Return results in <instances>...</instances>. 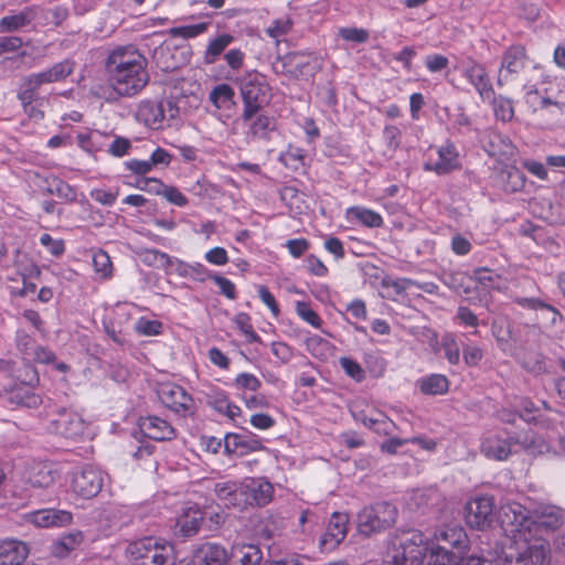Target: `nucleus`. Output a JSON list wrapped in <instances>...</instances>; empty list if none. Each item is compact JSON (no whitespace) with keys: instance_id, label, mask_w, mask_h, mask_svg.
Returning a JSON list of instances; mask_svg holds the SVG:
<instances>
[{"instance_id":"1","label":"nucleus","mask_w":565,"mask_h":565,"mask_svg":"<svg viewBox=\"0 0 565 565\" xmlns=\"http://www.w3.org/2000/svg\"><path fill=\"white\" fill-rule=\"evenodd\" d=\"M105 68L108 87L102 88L99 96L107 102L135 96L149 83L146 57L130 46L114 50L106 60Z\"/></svg>"},{"instance_id":"31","label":"nucleus","mask_w":565,"mask_h":565,"mask_svg":"<svg viewBox=\"0 0 565 565\" xmlns=\"http://www.w3.org/2000/svg\"><path fill=\"white\" fill-rule=\"evenodd\" d=\"M498 178L502 189L510 193L523 190L526 181L525 174L514 166L504 167Z\"/></svg>"},{"instance_id":"50","label":"nucleus","mask_w":565,"mask_h":565,"mask_svg":"<svg viewBox=\"0 0 565 565\" xmlns=\"http://www.w3.org/2000/svg\"><path fill=\"white\" fill-rule=\"evenodd\" d=\"M296 311H297V315L302 320H305L312 327L319 328L321 326V323H322L321 318L315 310L311 309L309 303L303 302V301H298L296 305Z\"/></svg>"},{"instance_id":"35","label":"nucleus","mask_w":565,"mask_h":565,"mask_svg":"<svg viewBox=\"0 0 565 565\" xmlns=\"http://www.w3.org/2000/svg\"><path fill=\"white\" fill-rule=\"evenodd\" d=\"M483 142V148L490 157L508 154L512 147L507 137L497 132L488 134Z\"/></svg>"},{"instance_id":"53","label":"nucleus","mask_w":565,"mask_h":565,"mask_svg":"<svg viewBox=\"0 0 565 565\" xmlns=\"http://www.w3.org/2000/svg\"><path fill=\"white\" fill-rule=\"evenodd\" d=\"M292 21L289 18L277 19L266 29V33L273 39H279L290 32Z\"/></svg>"},{"instance_id":"17","label":"nucleus","mask_w":565,"mask_h":565,"mask_svg":"<svg viewBox=\"0 0 565 565\" xmlns=\"http://www.w3.org/2000/svg\"><path fill=\"white\" fill-rule=\"evenodd\" d=\"M140 430L150 439L157 441L172 440L177 437V430L166 419L149 415L138 419Z\"/></svg>"},{"instance_id":"62","label":"nucleus","mask_w":565,"mask_h":565,"mask_svg":"<svg viewBox=\"0 0 565 565\" xmlns=\"http://www.w3.org/2000/svg\"><path fill=\"white\" fill-rule=\"evenodd\" d=\"M40 243L54 256H61L65 250L64 242L62 239H54L50 234H43L40 237Z\"/></svg>"},{"instance_id":"56","label":"nucleus","mask_w":565,"mask_h":565,"mask_svg":"<svg viewBox=\"0 0 565 565\" xmlns=\"http://www.w3.org/2000/svg\"><path fill=\"white\" fill-rule=\"evenodd\" d=\"M162 323L157 320L140 318L136 323V331L142 335H157L161 332Z\"/></svg>"},{"instance_id":"4","label":"nucleus","mask_w":565,"mask_h":565,"mask_svg":"<svg viewBox=\"0 0 565 565\" xmlns=\"http://www.w3.org/2000/svg\"><path fill=\"white\" fill-rule=\"evenodd\" d=\"M244 108L242 120H252L268 100L269 86L265 76L257 72H248L238 79Z\"/></svg>"},{"instance_id":"5","label":"nucleus","mask_w":565,"mask_h":565,"mask_svg":"<svg viewBox=\"0 0 565 565\" xmlns=\"http://www.w3.org/2000/svg\"><path fill=\"white\" fill-rule=\"evenodd\" d=\"M427 539L417 530L404 532L392 555L394 565H422L429 553Z\"/></svg>"},{"instance_id":"41","label":"nucleus","mask_w":565,"mask_h":565,"mask_svg":"<svg viewBox=\"0 0 565 565\" xmlns=\"http://www.w3.org/2000/svg\"><path fill=\"white\" fill-rule=\"evenodd\" d=\"M520 364L524 370L533 374H541L546 370L545 359L537 351H525L520 358Z\"/></svg>"},{"instance_id":"29","label":"nucleus","mask_w":565,"mask_h":565,"mask_svg":"<svg viewBox=\"0 0 565 565\" xmlns=\"http://www.w3.org/2000/svg\"><path fill=\"white\" fill-rule=\"evenodd\" d=\"M74 71V62L70 60H64L54 64L52 67L40 72L30 74L31 77L39 84L41 87L43 84L55 83L65 79L68 75H71Z\"/></svg>"},{"instance_id":"34","label":"nucleus","mask_w":565,"mask_h":565,"mask_svg":"<svg viewBox=\"0 0 565 565\" xmlns=\"http://www.w3.org/2000/svg\"><path fill=\"white\" fill-rule=\"evenodd\" d=\"M418 385L426 395H441L448 392L449 381L445 375L431 374L420 379Z\"/></svg>"},{"instance_id":"64","label":"nucleus","mask_w":565,"mask_h":565,"mask_svg":"<svg viewBox=\"0 0 565 565\" xmlns=\"http://www.w3.org/2000/svg\"><path fill=\"white\" fill-rule=\"evenodd\" d=\"M224 58L233 71H238L243 67L245 53L239 49H232L225 53Z\"/></svg>"},{"instance_id":"16","label":"nucleus","mask_w":565,"mask_h":565,"mask_svg":"<svg viewBox=\"0 0 565 565\" xmlns=\"http://www.w3.org/2000/svg\"><path fill=\"white\" fill-rule=\"evenodd\" d=\"M349 515L347 513H332L327 530L321 536L320 545L327 551L335 548L347 536Z\"/></svg>"},{"instance_id":"36","label":"nucleus","mask_w":565,"mask_h":565,"mask_svg":"<svg viewBox=\"0 0 565 565\" xmlns=\"http://www.w3.org/2000/svg\"><path fill=\"white\" fill-rule=\"evenodd\" d=\"M235 565H260L263 553L256 545H243L234 548Z\"/></svg>"},{"instance_id":"8","label":"nucleus","mask_w":565,"mask_h":565,"mask_svg":"<svg viewBox=\"0 0 565 565\" xmlns=\"http://www.w3.org/2000/svg\"><path fill=\"white\" fill-rule=\"evenodd\" d=\"M493 498L480 495L469 500L465 507L466 523L476 530H486L493 521Z\"/></svg>"},{"instance_id":"32","label":"nucleus","mask_w":565,"mask_h":565,"mask_svg":"<svg viewBox=\"0 0 565 565\" xmlns=\"http://www.w3.org/2000/svg\"><path fill=\"white\" fill-rule=\"evenodd\" d=\"M83 540V533L79 531L68 533L54 541L50 546V552L54 557L64 558L76 550L82 544Z\"/></svg>"},{"instance_id":"14","label":"nucleus","mask_w":565,"mask_h":565,"mask_svg":"<svg viewBox=\"0 0 565 565\" xmlns=\"http://www.w3.org/2000/svg\"><path fill=\"white\" fill-rule=\"evenodd\" d=\"M263 448L260 439L250 433H228L224 437V449L227 455L243 457Z\"/></svg>"},{"instance_id":"51","label":"nucleus","mask_w":565,"mask_h":565,"mask_svg":"<svg viewBox=\"0 0 565 565\" xmlns=\"http://www.w3.org/2000/svg\"><path fill=\"white\" fill-rule=\"evenodd\" d=\"M53 185H54V195L60 199L65 200L66 202H75L76 201V191L75 189L65 182L62 179L53 177Z\"/></svg>"},{"instance_id":"28","label":"nucleus","mask_w":565,"mask_h":565,"mask_svg":"<svg viewBox=\"0 0 565 565\" xmlns=\"http://www.w3.org/2000/svg\"><path fill=\"white\" fill-rule=\"evenodd\" d=\"M534 523L551 531L559 529L565 522V511L555 505H540L534 510Z\"/></svg>"},{"instance_id":"45","label":"nucleus","mask_w":565,"mask_h":565,"mask_svg":"<svg viewBox=\"0 0 565 565\" xmlns=\"http://www.w3.org/2000/svg\"><path fill=\"white\" fill-rule=\"evenodd\" d=\"M458 556L455 553H447L430 547L426 561L422 565H456Z\"/></svg>"},{"instance_id":"39","label":"nucleus","mask_w":565,"mask_h":565,"mask_svg":"<svg viewBox=\"0 0 565 565\" xmlns=\"http://www.w3.org/2000/svg\"><path fill=\"white\" fill-rule=\"evenodd\" d=\"M39 88V84L31 77V75H26L22 78V83L18 92V99L20 100L24 111H29L30 105L36 99Z\"/></svg>"},{"instance_id":"18","label":"nucleus","mask_w":565,"mask_h":565,"mask_svg":"<svg viewBox=\"0 0 565 565\" xmlns=\"http://www.w3.org/2000/svg\"><path fill=\"white\" fill-rule=\"evenodd\" d=\"M480 451L488 459L504 461L513 452L512 441L509 436L503 438L499 434H489L482 438Z\"/></svg>"},{"instance_id":"47","label":"nucleus","mask_w":565,"mask_h":565,"mask_svg":"<svg viewBox=\"0 0 565 565\" xmlns=\"http://www.w3.org/2000/svg\"><path fill=\"white\" fill-rule=\"evenodd\" d=\"M207 29V23L201 22L198 24L184 25L172 28L170 33L172 36H181L183 39L195 38L202 33H204Z\"/></svg>"},{"instance_id":"9","label":"nucleus","mask_w":565,"mask_h":565,"mask_svg":"<svg viewBox=\"0 0 565 565\" xmlns=\"http://www.w3.org/2000/svg\"><path fill=\"white\" fill-rule=\"evenodd\" d=\"M47 429L51 433L74 439L84 433V422L75 412L61 408L50 420Z\"/></svg>"},{"instance_id":"7","label":"nucleus","mask_w":565,"mask_h":565,"mask_svg":"<svg viewBox=\"0 0 565 565\" xmlns=\"http://www.w3.org/2000/svg\"><path fill=\"white\" fill-rule=\"evenodd\" d=\"M157 393L162 404L174 413L182 416L194 414V401L182 386L174 383H162L159 385Z\"/></svg>"},{"instance_id":"57","label":"nucleus","mask_w":565,"mask_h":565,"mask_svg":"<svg viewBox=\"0 0 565 565\" xmlns=\"http://www.w3.org/2000/svg\"><path fill=\"white\" fill-rule=\"evenodd\" d=\"M473 278L483 287L490 288L498 282L500 276L489 268H477Z\"/></svg>"},{"instance_id":"20","label":"nucleus","mask_w":565,"mask_h":565,"mask_svg":"<svg viewBox=\"0 0 565 565\" xmlns=\"http://www.w3.org/2000/svg\"><path fill=\"white\" fill-rule=\"evenodd\" d=\"M136 118L151 129H161L164 122L163 103L149 99L140 102Z\"/></svg>"},{"instance_id":"24","label":"nucleus","mask_w":565,"mask_h":565,"mask_svg":"<svg viewBox=\"0 0 565 565\" xmlns=\"http://www.w3.org/2000/svg\"><path fill=\"white\" fill-rule=\"evenodd\" d=\"M29 555V547L18 540L0 541V565H22Z\"/></svg>"},{"instance_id":"59","label":"nucleus","mask_w":565,"mask_h":565,"mask_svg":"<svg viewBox=\"0 0 565 565\" xmlns=\"http://www.w3.org/2000/svg\"><path fill=\"white\" fill-rule=\"evenodd\" d=\"M93 265L95 270L100 273L103 277H107L111 273L110 257L104 250H99L94 255Z\"/></svg>"},{"instance_id":"46","label":"nucleus","mask_w":565,"mask_h":565,"mask_svg":"<svg viewBox=\"0 0 565 565\" xmlns=\"http://www.w3.org/2000/svg\"><path fill=\"white\" fill-rule=\"evenodd\" d=\"M438 499V493L436 490H416L413 492L411 497V504L416 508H426L433 505Z\"/></svg>"},{"instance_id":"2","label":"nucleus","mask_w":565,"mask_h":565,"mask_svg":"<svg viewBox=\"0 0 565 565\" xmlns=\"http://www.w3.org/2000/svg\"><path fill=\"white\" fill-rule=\"evenodd\" d=\"M132 565H170L174 555L171 543L156 537H142L128 545Z\"/></svg>"},{"instance_id":"12","label":"nucleus","mask_w":565,"mask_h":565,"mask_svg":"<svg viewBox=\"0 0 565 565\" xmlns=\"http://www.w3.org/2000/svg\"><path fill=\"white\" fill-rule=\"evenodd\" d=\"M246 491V480L243 482H218L214 487L216 498L222 501L225 507H232L238 510H245L248 507Z\"/></svg>"},{"instance_id":"10","label":"nucleus","mask_w":565,"mask_h":565,"mask_svg":"<svg viewBox=\"0 0 565 565\" xmlns=\"http://www.w3.org/2000/svg\"><path fill=\"white\" fill-rule=\"evenodd\" d=\"M527 55L523 45H512L502 55L497 84L503 86L509 82L510 76L519 74L526 65Z\"/></svg>"},{"instance_id":"22","label":"nucleus","mask_w":565,"mask_h":565,"mask_svg":"<svg viewBox=\"0 0 565 565\" xmlns=\"http://www.w3.org/2000/svg\"><path fill=\"white\" fill-rule=\"evenodd\" d=\"M246 489L248 507H265L273 500L274 487L265 479H247Z\"/></svg>"},{"instance_id":"49","label":"nucleus","mask_w":565,"mask_h":565,"mask_svg":"<svg viewBox=\"0 0 565 565\" xmlns=\"http://www.w3.org/2000/svg\"><path fill=\"white\" fill-rule=\"evenodd\" d=\"M235 323L237 328L246 335L247 341L252 342H260L259 335L254 331L253 326L250 324V318L247 313L241 312L235 317Z\"/></svg>"},{"instance_id":"3","label":"nucleus","mask_w":565,"mask_h":565,"mask_svg":"<svg viewBox=\"0 0 565 565\" xmlns=\"http://www.w3.org/2000/svg\"><path fill=\"white\" fill-rule=\"evenodd\" d=\"M397 514L396 507L386 501L364 507L356 514V531L364 537L384 532L395 524Z\"/></svg>"},{"instance_id":"26","label":"nucleus","mask_w":565,"mask_h":565,"mask_svg":"<svg viewBox=\"0 0 565 565\" xmlns=\"http://www.w3.org/2000/svg\"><path fill=\"white\" fill-rule=\"evenodd\" d=\"M226 550L215 543L202 544L194 553V565H228Z\"/></svg>"},{"instance_id":"40","label":"nucleus","mask_w":565,"mask_h":565,"mask_svg":"<svg viewBox=\"0 0 565 565\" xmlns=\"http://www.w3.org/2000/svg\"><path fill=\"white\" fill-rule=\"evenodd\" d=\"M348 215L367 227H380L383 223V218L377 212L361 206L350 207Z\"/></svg>"},{"instance_id":"42","label":"nucleus","mask_w":565,"mask_h":565,"mask_svg":"<svg viewBox=\"0 0 565 565\" xmlns=\"http://www.w3.org/2000/svg\"><path fill=\"white\" fill-rule=\"evenodd\" d=\"M490 99L492 102L494 115L498 119L507 122L513 118L514 109L511 99L501 95L495 96L494 94Z\"/></svg>"},{"instance_id":"15","label":"nucleus","mask_w":565,"mask_h":565,"mask_svg":"<svg viewBox=\"0 0 565 565\" xmlns=\"http://www.w3.org/2000/svg\"><path fill=\"white\" fill-rule=\"evenodd\" d=\"M424 169L426 171H434L438 175H445L460 169L459 153L456 146L451 142H447L446 145L439 147L438 159H429L426 161Z\"/></svg>"},{"instance_id":"61","label":"nucleus","mask_w":565,"mask_h":565,"mask_svg":"<svg viewBox=\"0 0 565 565\" xmlns=\"http://www.w3.org/2000/svg\"><path fill=\"white\" fill-rule=\"evenodd\" d=\"M210 278L220 287L225 297L232 300L236 298L235 285L230 279L217 274L210 276Z\"/></svg>"},{"instance_id":"54","label":"nucleus","mask_w":565,"mask_h":565,"mask_svg":"<svg viewBox=\"0 0 565 565\" xmlns=\"http://www.w3.org/2000/svg\"><path fill=\"white\" fill-rule=\"evenodd\" d=\"M339 35L343 40L353 43H365L369 40V32L358 28H341Z\"/></svg>"},{"instance_id":"44","label":"nucleus","mask_w":565,"mask_h":565,"mask_svg":"<svg viewBox=\"0 0 565 565\" xmlns=\"http://www.w3.org/2000/svg\"><path fill=\"white\" fill-rule=\"evenodd\" d=\"M11 401L29 408H35L42 404L41 396L29 387L13 391Z\"/></svg>"},{"instance_id":"55","label":"nucleus","mask_w":565,"mask_h":565,"mask_svg":"<svg viewBox=\"0 0 565 565\" xmlns=\"http://www.w3.org/2000/svg\"><path fill=\"white\" fill-rule=\"evenodd\" d=\"M340 365L344 372L353 380L361 382L364 380V371L354 360L343 356L340 359Z\"/></svg>"},{"instance_id":"27","label":"nucleus","mask_w":565,"mask_h":565,"mask_svg":"<svg viewBox=\"0 0 565 565\" xmlns=\"http://www.w3.org/2000/svg\"><path fill=\"white\" fill-rule=\"evenodd\" d=\"M58 477L57 470L47 462H38L30 467L26 482L32 488H49L53 486Z\"/></svg>"},{"instance_id":"13","label":"nucleus","mask_w":565,"mask_h":565,"mask_svg":"<svg viewBox=\"0 0 565 565\" xmlns=\"http://www.w3.org/2000/svg\"><path fill=\"white\" fill-rule=\"evenodd\" d=\"M102 473L93 467H85L75 472L72 479V488L78 495L89 499L99 493L103 487Z\"/></svg>"},{"instance_id":"30","label":"nucleus","mask_w":565,"mask_h":565,"mask_svg":"<svg viewBox=\"0 0 565 565\" xmlns=\"http://www.w3.org/2000/svg\"><path fill=\"white\" fill-rule=\"evenodd\" d=\"M284 67L296 78L312 75L316 66L310 64L308 56L301 52H292L285 56Z\"/></svg>"},{"instance_id":"23","label":"nucleus","mask_w":565,"mask_h":565,"mask_svg":"<svg viewBox=\"0 0 565 565\" xmlns=\"http://www.w3.org/2000/svg\"><path fill=\"white\" fill-rule=\"evenodd\" d=\"M39 10V7L31 6L25 7L21 11L2 17L0 19V31L15 32L30 25L36 19Z\"/></svg>"},{"instance_id":"58","label":"nucleus","mask_w":565,"mask_h":565,"mask_svg":"<svg viewBox=\"0 0 565 565\" xmlns=\"http://www.w3.org/2000/svg\"><path fill=\"white\" fill-rule=\"evenodd\" d=\"M161 195L164 196V199L177 206H185L188 204L186 196L175 186L171 185H163Z\"/></svg>"},{"instance_id":"38","label":"nucleus","mask_w":565,"mask_h":565,"mask_svg":"<svg viewBox=\"0 0 565 565\" xmlns=\"http://www.w3.org/2000/svg\"><path fill=\"white\" fill-rule=\"evenodd\" d=\"M233 40L234 36L226 33L213 39L204 52V63L214 64L223 51L233 42Z\"/></svg>"},{"instance_id":"19","label":"nucleus","mask_w":565,"mask_h":565,"mask_svg":"<svg viewBox=\"0 0 565 565\" xmlns=\"http://www.w3.org/2000/svg\"><path fill=\"white\" fill-rule=\"evenodd\" d=\"M509 439L512 441V446H518L531 456H539L548 451V445L544 438L531 429L509 435Z\"/></svg>"},{"instance_id":"60","label":"nucleus","mask_w":565,"mask_h":565,"mask_svg":"<svg viewBox=\"0 0 565 565\" xmlns=\"http://www.w3.org/2000/svg\"><path fill=\"white\" fill-rule=\"evenodd\" d=\"M235 385L239 388L256 392L260 388L262 382L250 373H241L235 379Z\"/></svg>"},{"instance_id":"33","label":"nucleus","mask_w":565,"mask_h":565,"mask_svg":"<svg viewBox=\"0 0 565 565\" xmlns=\"http://www.w3.org/2000/svg\"><path fill=\"white\" fill-rule=\"evenodd\" d=\"M249 129L247 136L255 139H268L269 134L276 128V120L271 116L265 114L258 115L255 119L249 120Z\"/></svg>"},{"instance_id":"25","label":"nucleus","mask_w":565,"mask_h":565,"mask_svg":"<svg viewBox=\"0 0 565 565\" xmlns=\"http://www.w3.org/2000/svg\"><path fill=\"white\" fill-rule=\"evenodd\" d=\"M72 514L66 510L42 509L30 514V522L39 527L64 526L72 522Z\"/></svg>"},{"instance_id":"52","label":"nucleus","mask_w":565,"mask_h":565,"mask_svg":"<svg viewBox=\"0 0 565 565\" xmlns=\"http://www.w3.org/2000/svg\"><path fill=\"white\" fill-rule=\"evenodd\" d=\"M203 521V514L201 511L193 512L192 515H185L181 522V531L185 536H192L198 533L201 522Z\"/></svg>"},{"instance_id":"43","label":"nucleus","mask_w":565,"mask_h":565,"mask_svg":"<svg viewBox=\"0 0 565 565\" xmlns=\"http://www.w3.org/2000/svg\"><path fill=\"white\" fill-rule=\"evenodd\" d=\"M140 255L143 263L158 268L168 269L174 263L170 255L158 249H145Z\"/></svg>"},{"instance_id":"21","label":"nucleus","mask_w":565,"mask_h":565,"mask_svg":"<svg viewBox=\"0 0 565 565\" xmlns=\"http://www.w3.org/2000/svg\"><path fill=\"white\" fill-rule=\"evenodd\" d=\"M463 76L476 88L483 100H490L493 96V87L484 66L473 62L470 66L466 67Z\"/></svg>"},{"instance_id":"37","label":"nucleus","mask_w":565,"mask_h":565,"mask_svg":"<svg viewBox=\"0 0 565 565\" xmlns=\"http://www.w3.org/2000/svg\"><path fill=\"white\" fill-rule=\"evenodd\" d=\"M235 92L228 84H218L210 92L209 99L217 108H227L235 105Z\"/></svg>"},{"instance_id":"11","label":"nucleus","mask_w":565,"mask_h":565,"mask_svg":"<svg viewBox=\"0 0 565 565\" xmlns=\"http://www.w3.org/2000/svg\"><path fill=\"white\" fill-rule=\"evenodd\" d=\"M468 546L469 539L466 531L461 526H449L436 534V545L433 547L441 552L455 553L459 557Z\"/></svg>"},{"instance_id":"63","label":"nucleus","mask_w":565,"mask_h":565,"mask_svg":"<svg viewBox=\"0 0 565 565\" xmlns=\"http://www.w3.org/2000/svg\"><path fill=\"white\" fill-rule=\"evenodd\" d=\"M286 247L291 256L299 258L309 249L310 243L306 238H295L287 241Z\"/></svg>"},{"instance_id":"6","label":"nucleus","mask_w":565,"mask_h":565,"mask_svg":"<svg viewBox=\"0 0 565 565\" xmlns=\"http://www.w3.org/2000/svg\"><path fill=\"white\" fill-rule=\"evenodd\" d=\"M505 562L509 565H550V545L543 540L520 543L515 553L505 556Z\"/></svg>"},{"instance_id":"48","label":"nucleus","mask_w":565,"mask_h":565,"mask_svg":"<svg viewBox=\"0 0 565 565\" xmlns=\"http://www.w3.org/2000/svg\"><path fill=\"white\" fill-rule=\"evenodd\" d=\"M441 345L445 351V358L452 365H456L460 361V349L452 335H445L441 340Z\"/></svg>"}]
</instances>
